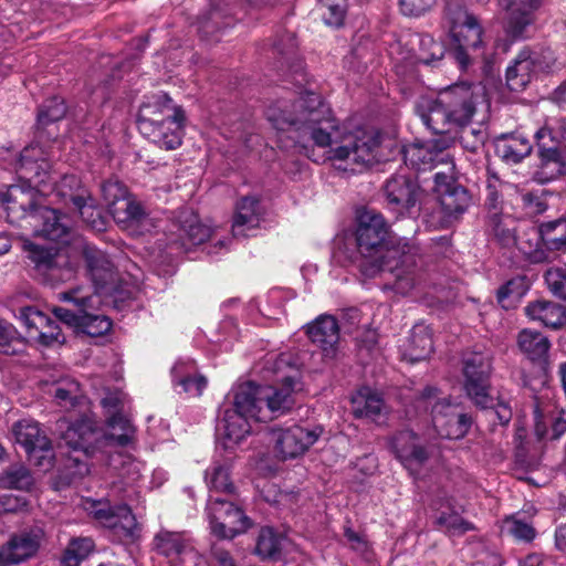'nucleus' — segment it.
<instances>
[{
    "label": "nucleus",
    "instance_id": "nucleus-5",
    "mask_svg": "<svg viewBox=\"0 0 566 566\" xmlns=\"http://www.w3.org/2000/svg\"><path fill=\"white\" fill-rule=\"evenodd\" d=\"M437 398L438 389L429 386L421 391L418 399V403L424 409L431 407L432 424L437 433L447 439L463 438L472 424V418L467 413L459 412L458 407L447 398L432 403V400Z\"/></svg>",
    "mask_w": 566,
    "mask_h": 566
},
{
    "label": "nucleus",
    "instance_id": "nucleus-12",
    "mask_svg": "<svg viewBox=\"0 0 566 566\" xmlns=\"http://www.w3.org/2000/svg\"><path fill=\"white\" fill-rule=\"evenodd\" d=\"M91 513L101 525L112 530L120 542L133 543L137 539L138 524L128 505H111L98 501L92 505Z\"/></svg>",
    "mask_w": 566,
    "mask_h": 566
},
{
    "label": "nucleus",
    "instance_id": "nucleus-31",
    "mask_svg": "<svg viewBox=\"0 0 566 566\" xmlns=\"http://www.w3.org/2000/svg\"><path fill=\"white\" fill-rule=\"evenodd\" d=\"M525 314L533 321L541 322L544 326L557 329L565 324V308L551 301H535L525 307Z\"/></svg>",
    "mask_w": 566,
    "mask_h": 566
},
{
    "label": "nucleus",
    "instance_id": "nucleus-8",
    "mask_svg": "<svg viewBox=\"0 0 566 566\" xmlns=\"http://www.w3.org/2000/svg\"><path fill=\"white\" fill-rule=\"evenodd\" d=\"M387 208L397 217H411L418 212L422 189L412 175L396 172L382 186Z\"/></svg>",
    "mask_w": 566,
    "mask_h": 566
},
{
    "label": "nucleus",
    "instance_id": "nucleus-49",
    "mask_svg": "<svg viewBox=\"0 0 566 566\" xmlns=\"http://www.w3.org/2000/svg\"><path fill=\"white\" fill-rule=\"evenodd\" d=\"M25 349L24 338L9 322L0 319V354L19 355Z\"/></svg>",
    "mask_w": 566,
    "mask_h": 566
},
{
    "label": "nucleus",
    "instance_id": "nucleus-15",
    "mask_svg": "<svg viewBox=\"0 0 566 566\" xmlns=\"http://www.w3.org/2000/svg\"><path fill=\"white\" fill-rule=\"evenodd\" d=\"M153 551L167 559L169 566H185L197 555L191 537L186 532L167 528L158 531L151 542Z\"/></svg>",
    "mask_w": 566,
    "mask_h": 566
},
{
    "label": "nucleus",
    "instance_id": "nucleus-17",
    "mask_svg": "<svg viewBox=\"0 0 566 566\" xmlns=\"http://www.w3.org/2000/svg\"><path fill=\"white\" fill-rule=\"evenodd\" d=\"M83 258L96 292L111 294L118 281V273L108 255L95 247L85 245Z\"/></svg>",
    "mask_w": 566,
    "mask_h": 566
},
{
    "label": "nucleus",
    "instance_id": "nucleus-44",
    "mask_svg": "<svg viewBox=\"0 0 566 566\" xmlns=\"http://www.w3.org/2000/svg\"><path fill=\"white\" fill-rule=\"evenodd\" d=\"M56 191L59 196L73 206L83 205L85 200H91L90 190L76 175H64L56 185Z\"/></svg>",
    "mask_w": 566,
    "mask_h": 566
},
{
    "label": "nucleus",
    "instance_id": "nucleus-36",
    "mask_svg": "<svg viewBox=\"0 0 566 566\" xmlns=\"http://www.w3.org/2000/svg\"><path fill=\"white\" fill-rule=\"evenodd\" d=\"M420 117L422 123L436 134H447L451 132L452 126L455 127L453 114L439 103V96L428 102L427 111L421 112Z\"/></svg>",
    "mask_w": 566,
    "mask_h": 566
},
{
    "label": "nucleus",
    "instance_id": "nucleus-59",
    "mask_svg": "<svg viewBox=\"0 0 566 566\" xmlns=\"http://www.w3.org/2000/svg\"><path fill=\"white\" fill-rule=\"evenodd\" d=\"M460 130L459 140L463 148L475 153L483 146L485 133L481 128L469 127V125L458 126Z\"/></svg>",
    "mask_w": 566,
    "mask_h": 566
},
{
    "label": "nucleus",
    "instance_id": "nucleus-6",
    "mask_svg": "<svg viewBox=\"0 0 566 566\" xmlns=\"http://www.w3.org/2000/svg\"><path fill=\"white\" fill-rule=\"evenodd\" d=\"M462 364V387L465 396L479 408L492 406V357L489 354L473 352L463 357Z\"/></svg>",
    "mask_w": 566,
    "mask_h": 566
},
{
    "label": "nucleus",
    "instance_id": "nucleus-11",
    "mask_svg": "<svg viewBox=\"0 0 566 566\" xmlns=\"http://www.w3.org/2000/svg\"><path fill=\"white\" fill-rule=\"evenodd\" d=\"M51 163L39 145L24 147L15 165L19 181L31 185L34 189H44L48 185H55L56 180L51 170Z\"/></svg>",
    "mask_w": 566,
    "mask_h": 566
},
{
    "label": "nucleus",
    "instance_id": "nucleus-16",
    "mask_svg": "<svg viewBox=\"0 0 566 566\" xmlns=\"http://www.w3.org/2000/svg\"><path fill=\"white\" fill-rule=\"evenodd\" d=\"M43 535L41 528L24 530L12 534L0 546V566H14L32 558L40 548Z\"/></svg>",
    "mask_w": 566,
    "mask_h": 566
},
{
    "label": "nucleus",
    "instance_id": "nucleus-29",
    "mask_svg": "<svg viewBox=\"0 0 566 566\" xmlns=\"http://www.w3.org/2000/svg\"><path fill=\"white\" fill-rule=\"evenodd\" d=\"M261 208L255 197H243L237 203L233 217L232 233L234 237H247L249 230L256 229L260 223Z\"/></svg>",
    "mask_w": 566,
    "mask_h": 566
},
{
    "label": "nucleus",
    "instance_id": "nucleus-23",
    "mask_svg": "<svg viewBox=\"0 0 566 566\" xmlns=\"http://www.w3.org/2000/svg\"><path fill=\"white\" fill-rule=\"evenodd\" d=\"M543 0H499L505 11V22L511 35L521 34L534 22L535 12L542 7Z\"/></svg>",
    "mask_w": 566,
    "mask_h": 566
},
{
    "label": "nucleus",
    "instance_id": "nucleus-45",
    "mask_svg": "<svg viewBox=\"0 0 566 566\" xmlns=\"http://www.w3.org/2000/svg\"><path fill=\"white\" fill-rule=\"evenodd\" d=\"M34 479L30 470L23 464H13L6 469L0 475V485L3 489L30 491Z\"/></svg>",
    "mask_w": 566,
    "mask_h": 566
},
{
    "label": "nucleus",
    "instance_id": "nucleus-30",
    "mask_svg": "<svg viewBox=\"0 0 566 566\" xmlns=\"http://www.w3.org/2000/svg\"><path fill=\"white\" fill-rule=\"evenodd\" d=\"M447 155L432 142L424 144H412L403 150L406 164L417 170H429L436 167L437 163H443Z\"/></svg>",
    "mask_w": 566,
    "mask_h": 566
},
{
    "label": "nucleus",
    "instance_id": "nucleus-58",
    "mask_svg": "<svg viewBox=\"0 0 566 566\" xmlns=\"http://www.w3.org/2000/svg\"><path fill=\"white\" fill-rule=\"evenodd\" d=\"M101 192L108 210L129 195L126 186L115 178L105 180L101 185Z\"/></svg>",
    "mask_w": 566,
    "mask_h": 566
},
{
    "label": "nucleus",
    "instance_id": "nucleus-13",
    "mask_svg": "<svg viewBox=\"0 0 566 566\" xmlns=\"http://www.w3.org/2000/svg\"><path fill=\"white\" fill-rule=\"evenodd\" d=\"M453 165L447 171L434 174V191L438 195L442 212L448 219H458L471 205L468 190L458 184L453 176Z\"/></svg>",
    "mask_w": 566,
    "mask_h": 566
},
{
    "label": "nucleus",
    "instance_id": "nucleus-9",
    "mask_svg": "<svg viewBox=\"0 0 566 566\" xmlns=\"http://www.w3.org/2000/svg\"><path fill=\"white\" fill-rule=\"evenodd\" d=\"M482 97L483 88L468 82L452 84L439 92V103L451 111L455 126L471 123Z\"/></svg>",
    "mask_w": 566,
    "mask_h": 566
},
{
    "label": "nucleus",
    "instance_id": "nucleus-40",
    "mask_svg": "<svg viewBox=\"0 0 566 566\" xmlns=\"http://www.w3.org/2000/svg\"><path fill=\"white\" fill-rule=\"evenodd\" d=\"M384 400L378 394L369 388L359 390L352 398V410L356 418H368L375 420L382 411Z\"/></svg>",
    "mask_w": 566,
    "mask_h": 566
},
{
    "label": "nucleus",
    "instance_id": "nucleus-33",
    "mask_svg": "<svg viewBox=\"0 0 566 566\" xmlns=\"http://www.w3.org/2000/svg\"><path fill=\"white\" fill-rule=\"evenodd\" d=\"M514 247L532 263H542L549 259V254L542 243L539 228L531 227L522 234L516 235Z\"/></svg>",
    "mask_w": 566,
    "mask_h": 566
},
{
    "label": "nucleus",
    "instance_id": "nucleus-22",
    "mask_svg": "<svg viewBox=\"0 0 566 566\" xmlns=\"http://www.w3.org/2000/svg\"><path fill=\"white\" fill-rule=\"evenodd\" d=\"M306 334L313 344L322 349L325 358L333 359L339 342V326L332 315H321L307 325Z\"/></svg>",
    "mask_w": 566,
    "mask_h": 566
},
{
    "label": "nucleus",
    "instance_id": "nucleus-25",
    "mask_svg": "<svg viewBox=\"0 0 566 566\" xmlns=\"http://www.w3.org/2000/svg\"><path fill=\"white\" fill-rule=\"evenodd\" d=\"M60 300L72 303L74 308L55 306L52 313L61 322L78 329L85 306H93L94 303H101L97 295L84 294L82 289H73L63 292L60 294Z\"/></svg>",
    "mask_w": 566,
    "mask_h": 566
},
{
    "label": "nucleus",
    "instance_id": "nucleus-27",
    "mask_svg": "<svg viewBox=\"0 0 566 566\" xmlns=\"http://www.w3.org/2000/svg\"><path fill=\"white\" fill-rule=\"evenodd\" d=\"M13 433L15 440L21 444L28 454L36 452H51V441L41 430L39 423L31 419H22L14 423Z\"/></svg>",
    "mask_w": 566,
    "mask_h": 566
},
{
    "label": "nucleus",
    "instance_id": "nucleus-32",
    "mask_svg": "<svg viewBox=\"0 0 566 566\" xmlns=\"http://www.w3.org/2000/svg\"><path fill=\"white\" fill-rule=\"evenodd\" d=\"M251 417L233 408H227L223 410L218 430L229 442L239 443L251 432Z\"/></svg>",
    "mask_w": 566,
    "mask_h": 566
},
{
    "label": "nucleus",
    "instance_id": "nucleus-55",
    "mask_svg": "<svg viewBox=\"0 0 566 566\" xmlns=\"http://www.w3.org/2000/svg\"><path fill=\"white\" fill-rule=\"evenodd\" d=\"M346 0H319L321 15L326 25L339 28L346 14Z\"/></svg>",
    "mask_w": 566,
    "mask_h": 566
},
{
    "label": "nucleus",
    "instance_id": "nucleus-57",
    "mask_svg": "<svg viewBox=\"0 0 566 566\" xmlns=\"http://www.w3.org/2000/svg\"><path fill=\"white\" fill-rule=\"evenodd\" d=\"M19 318L28 329L36 331L38 335H40V332L44 331V328H51V325L54 323L48 315L33 306L21 308Z\"/></svg>",
    "mask_w": 566,
    "mask_h": 566
},
{
    "label": "nucleus",
    "instance_id": "nucleus-62",
    "mask_svg": "<svg viewBox=\"0 0 566 566\" xmlns=\"http://www.w3.org/2000/svg\"><path fill=\"white\" fill-rule=\"evenodd\" d=\"M54 398L61 406H75L78 403L80 387L75 381H67L55 388Z\"/></svg>",
    "mask_w": 566,
    "mask_h": 566
},
{
    "label": "nucleus",
    "instance_id": "nucleus-7",
    "mask_svg": "<svg viewBox=\"0 0 566 566\" xmlns=\"http://www.w3.org/2000/svg\"><path fill=\"white\" fill-rule=\"evenodd\" d=\"M323 433L319 426L274 427L270 430L275 457L286 461L302 457L318 440Z\"/></svg>",
    "mask_w": 566,
    "mask_h": 566
},
{
    "label": "nucleus",
    "instance_id": "nucleus-52",
    "mask_svg": "<svg viewBox=\"0 0 566 566\" xmlns=\"http://www.w3.org/2000/svg\"><path fill=\"white\" fill-rule=\"evenodd\" d=\"M437 525L449 536H461L475 530L473 523L464 520L457 512H442L437 518Z\"/></svg>",
    "mask_w": 566,
    "mask_h": 566
},
{
    "label": "nucleus",
    "instance_id": "nucleus-38",
    "mask_svg": "<svg viewBox=\"0 0 566 566\" xmlns=\"http://www.w3.org/2000/svg\"><path fill=\"white\" fill-rule=\"evenodd\" d=\"M495 151L509 164L522 161L532 151V145L526 137L520 135L505 136L497 140Z\"/></svg>",
    "mask_w": 566,
    "mask_h": 566
},
{
    "label": "nucleus",
    "instance_id": "nucleus-56",
    "mask_svg": "<svg viewBox=\"0 0 566 566\" xmlns=\"http://www.w3.org/2000/svg\"><path fill=\"white\" fill-rule=\"evenodd\" d=\"M526 291L524 277L517 276L503 284L496 293V300L502 307L512 305L511 300H520Z\"/></svg>",
    "mask_w": 566,
    "mask_h": 566
},
{
    "label": "nucleus",
    "instance_id": "nucleus-14",
    "mask_svg": "<svg viewBox=\"0 0 566 566\" xmlns=\"http://www.w3.org/2000/svg\"><path fill=\"white\" fill-rule=\"evenodd\" d=\"M210 237V228L202 224L199 217L190 209L178 212L171 223L168 235V247L177 252L187 251L193 245L206 242Z\"/></svg>",
    "mask_w": 566,
    "mask_h": 566
},
{
    "label": "nucleus",
    "instance_id": "nucleus-34",
    "mask_svg": "<svg viewBox=\"0 0 566 566\" xmlns=\"http://www.w3.org/2000/svg\"><path fill=\"white\" fill-rule=\"evenodd\" d=\"M486 231L503 248H511L516 243L515 221L511 216L490 212L486 221Z\"/></svg>",
    "mask_w": 566,
    "mask_h": 566
},
{
    "label": "nucleus",
    "instance_id": "nucleus-4",
    "mask_svg": "<svg viewBox=\"0 0 566 566\" xmlns=\"http://www.w3.org/2000/svg\"><path fill=\"white\" fill-rule=\"evenodd\" d=\"M422 38L420 61L432 65L448 54L462 73H469L479 62H486V48L482 38Z\"/></svg>",
    "mask_w": 566,
    "mask_h": 566
},
{
    "label": "nucleus",
    "instance_id": "nucleus-24",
    "mask_svg": "<svg viewBox=\"0 0 566 566\" xmlns=\"http://www.w3.org/2000/svg\"><path fill=\"white\" fill-rule=\"evenodd\" d=\"M391 449L397 459L408 470L422 465L429 457L426 448L419 443V437L408 429L394 434L391 438Z\"/></svg>",
    "mask_w": 566,
    "mask_h": 566
},
{
    "label": "nucleus",
    "instance_id": "nucleus-43",
    "mask_svg": "<svg viewBox=\"0 0 566 566\" xmlns=\"http://www.w3.org/2000/svg\"><path fill=\"white\" fill-rule=\"evenodd\" d=\"M542 243L547 253L566 248V218L542 223L539 227Z\"/></svg>",
    "mask_w": 566,
    "mask_h": 566
},
{
    "label": "nucleus",
    "instance_id": "nucleus-35",
    "mask_svg": "<svg viewBox=\"0 0 566 566\" xmlns=\"http://www.w3.org/2000/svg\"><path fill=\"white\" fill-rule=\"evenodd\" d=\"M108 211L117 223L125 227L142 224L148 217L145 207L130 195L117 201Z\"/></svg>",
    "mask_w": 566,
    "mask_h": 566
},
{
    "label": "nucleus",
    "instance_id": "nucleus-60",
    "mask_svg": "<svg viewBox=\"0 0 566 566\" xmlns=\"http://www.w3.org/2000/svg\"><path fill=\"white\" fill-rule=\"evenodd\" d=\"M74 208L80 212L82 219L93 229L101 230L105 226L101 211L96 208L95 199L92 196L91 200H85L83 205H76Z\"/></svg>",
    "mask_w": 566,
    "mask_h": 566
},
{
    "label": "nucleus",
    "instance_id": "nucleus-42",
    "mask_svg": "<svg viewBox=\"0 0 566 566\" xmlns=\"http://www.w3.org/2000/svg\"><path fill=\"white\" fill-rule=\"evenodd\" d=\"M535 139L538 147V154L543 167L555 166L557 171L562 168V157L557 148V143L548 127H542L535 133Z\"/></svg>",
    "mask_w": 566,
    "mask_h": 566
},
{
    "label": "nucleus",
    "instance_id": "nucleus-26",
    "mask_svg": "<svg viewBox=\"0 0 566 566\" xmlns=\"http://www.w3.org/2000/svg\"><path fill=\"white\" fill-rule=\"evenodd\" d=\"M443 21L449 29V35L483 34V28L479 19L458 1H450L446 4Z\"/></svg>",
    "mask_w": 566,
    "mask_h": 566
},
{
    "label": "nucleus",
    "instance_id": "nucleus-20",
    "mask_svg": "<svg viewBox=\"0 0 566 566\" xmlns=\"http://www.w3.org/2000/svg\"><path fill=\"white\" fill-rule=\"evenodd\" d=\"M27 249L34 268L51 280H62L65 272H71L70 260L63 249L35 243L28 244Z\"/></svg>",
    "mask_w": 566,
    "mask_h": 566
},
{
    "label": "nucleus",
    "instance_id": "nucleus-28",
    "mask_svg": "<svg viewBox=\"0 0 566 566\" xmlns=\"http://www.w3.org/2000/svg\"><path fill=\"white\" fill-rule=\"evenodd\" d=\"M41 221V226L35 230V234L50 241L66 242L70 227L65 216L57 210L42 206L33 218Z\"/></svg>",
    "mask_w": 566,
    "mask_h": 566
},
{
    "label": "nucleus",
    "instance_id": "nucleus-18",
    "mask_svg": "<svg viewBox=\"0 0 566 566\" xmlns=\"http://www.w3.org/2000/svg\"><path fill=\"white\" fill-rule=\"evenodd\" d=\"M61 433V439L72 450H82L85 454H90L95 442L98 440V431L95 422L87 416L78 419L70 420L62 418L56 422Z\"/></svg>",
    "mask_w": 566,
    "mask_h": 566
},
{
    "label": "nucleus",
    "instance_id": "nucleus-54",
    "mask_svg": "<svg viewBox=\"0 0 566 566\" xmlns=\"http://www.w3.org/2000/svg\"><path fill=\"white\" fill-rule=\"evenodd\" d=\"M66 114V106L63 98L53 96L46 99L39 108L36 123L45 127L54 122L61 120Z\"/></svg>",
    "mask_w": 566,
    "mask_h": 566
},
{
    "label": "nucleus",
    "instance_id": "nucleus-64",
    "mask_svg": "<svg viewBox=\"0 0 566 566\" xmlns=\"http://www.w3.org/2000/svg\"><path fill=\"white\" fill-rule=\"evenodd\" d=\"M506 528L507 532L518 541L531 542L535 537L534 527L517 518L507 520Z\"/></svg>",
    "mask_w": 566,
    "mask_h": 566
},
{
    "label": "nucleus",
    "instance_id": "nucleus-51",
    "mask_svg": "<svg viewBox=\"0 0 566 566\" xmlns=\"http://www.w3.org/2000/svg\"><path fill=\"white\" fill-rule=\"evenodd\" d=\"M532 62L528 59H518L506 70V85L513 92L523 91L531 82Z\"/></svg>",
    "mask_w": 566,
    "mask_h": 566
},
{
    "label": "nucleus",
    "instance_id": "nucleus-37",
    "mask_svg": "<svg viewBox=\"0 0 566 566\" xmlns=\"http://www.w3.org/2000/svg\"><path fill=\"white\" fill-rule=\"evenodd\" d=\"M293 388L291 385L274 388L271 386L264 387V392H266V398H264V409L265 412V421L284 415L290 411L294 405V399L292 396Z\"/></svg>",
    "mask_w": 566,
    "mask_h": 566
},
{
    "label": "nucleus",
    "instance_id": "nucleus-48",
    "mask_svg": "<svg viewBox=\"0 0 566 566\" xmlns=\"http://www.w3.org/2000/svg\"><path fill=\"white\" fill-rule=\"evenodd\" d=\"M106 424L114 431L106 436L107 439L113 440L117 446L125 447L129 444L134 438L135 428L130 420L123 413V411L107 416Z\"/></svg>",
    "mask_w": 566,
    "mask_h": 566
},
{
    "label": "nucleus",
    "instance_id": "nucleus-1",
    "mask_svg": "<svg viewBox=\"0 0 566 566\" xmlns=\"http://www.w3.org/2000/svg\"><path fill=\"white\" fill-rule=\"evenodd\" d=\"M285 102H277L266 111L268 119L279 132H286L297 144L311 140L323 150L322 161H347L370 165L379 160L380 134L375 130L356 128L333 116L331 108L314 92L301 95L286 109Z\"/></svg>",
    "mask_w": 566,
    "mask_h": 566
},
{
    "label": "nucleus",
    "instance_id": "nucleus-63",
    "mask_svg": "<svg viewBox=\"0 0 566 566\" xmlns=\"http://www.w3.org/2000/svg\"><path fill=\"white\" fill-rule=\"evenodd\" d=\"M501 185V180L495 175H491L488 178L484 205L490 211L500 212L499 210L502 203V195L500 192Z\"/></svg>",
    "mask_w": 566,
    "mask_h": 566
},
{
    "label": "nucleus",
    "instance_id": "nucleus-50",
    "mask_svg": "<svg viewBox=\"0 0 566 566\" xmlns=\"http://www.w3.org/2000/svg\"><path fill=\"white\" fill-rule=\"evenodd\" d=\"M97 304L98 303H94L93 306H85L80 325V329L92 337L102 336L112 328V321L109 317L91 312V310H94Z\"/></svg>",
    "mask_w": 566,
    "mask_h": 566
},
{
    "label": "nucleus",
    "instance_id": "nucleus-46",
    "mask_svg": "<svg viewBox=\"0 0 566 566\" xmlns=\"http://www.w3.org/2000/svg\"><path fill=\"white\" fill-rule=\"evenodd\" d=\"M94 542L90 537L73 538L67 544L60 557L61 566H80V564L93 552Z\"/></svg>",
    "mask_w": 566,
    "mask_h": 566
},
{
    "label": "nucleus",
    "instance_id": "nucleus-39",
    "mask_svg": "<svg viewBox=\"0 0 566 566\" xmlns=\"http://www.w3.org/2000/svg\"><path fill=\"white\" fill-rule=\"evenodd\" d=\"M433 350L432 334L426 325H415L408 340L406 355L415 363L429 357Z\"/></svg>",
    "mask_w": 566,
    "mask_h": 566
},
{
    "label": "nucleus",
    "instance_id": "nucleus-53",
    "mask_svg": "<svg viewBox=\"0 0 566 566\" xmlns=\"http://www.w3.org/2000/svg\"><path fill=\"white\" fill-rule=\"evenodd\" d=\"M206 481L211 491L232 494L234 486L230 481L229 469L214 463L206 471Z\"/></svg>",
    "mask_w": 566,
    "mask_h": 566
},
{
    "label": "nucleus",
    "instance_id": "nucleus-2",
    "mask_svg": "<svg viewBox=\"0 0 566 566\" xmlns=\"http://www.w3.org/2000/svg\"><path fill=\"white\" fill-rule=\"evenodd\" d=\"M388 233L389 226L380 212L365 209L358 214L356 243L359 254L365 259L360 266L368 276L390 272L395 275L399 289L411 287L413 279L409 275L416 265L413 247L405 243L401 250L387 248Z\"/></svg>",
    "mask_w": 566,
    "mask_h": 566
},
{
    "label": "nucleus",
    "instance_id": "nucleus-3",
    "mask_svg": "<svg viewBox=\"0 0 566 566\" xmlns=\"http://www.w3.org/2000/svg\"><path fill=\"white\" fill-rule=\"evenodd\" d=\"M187 116L182 106L165 92L146 94L138 109L142 135L160 148L174 150L181 145Z\"/></svg>",
    "mask_w": 566,
    "mask_h": 566
},
{
    "label": "nucleus",
    "instance_id": "nucleus-10",
    "mask_svg": "<svg viewBox=\"0 0 566 566\" xmlns=\"http://www.w3.org/2000/svg\"><path fill=\"white\" fill-rule=\"evenodd\" d=\"M207 512L211 531L219 538L231 539L250 527V520L243 511L226 499L210 495Z\"/></svg>",
    "mask_w": 566,
    "mask_h": 566
},
{
    "label": "nucleus",
    "instance_id": "nucleus-47",
    "mask_svg": "<svg viewBox=\"0 0 566 566\" xmlns=\"http://www.w3.org/2000/svg\"><path fill=\"white\" fill-rule=\"evenodd\" d=\"M282 537L272 527H262L256 538L255 554L262 559L280 558Z\"/></svg>",
    "mask_w": 566,
    "mask_h": 566
},
{
    "label": "nucleus",
    "instance_id": "nucleus-19",
    "mask_svg": "<svg viewBox=\"0 0 566 566\" xmlns=\"http://www.w3.org/2000/svg\"><path fill=\"white\" fill-rule=\"evenodd\" d=\"M38 192L44 193V189H34L31 185H11L0 190V202L8 213V218H34L39 207L35 201Z\"/></svg>",
    "mask_w": 566,
    "mask_h": 566
},
{
    "label": "nucleus",
    "instance_id": "nucleus-41",
    "mask_svg": "<svg viewBox=\"0 0 566 566\" xmlns=\"http://www.w3.org/2000/svg\"><path fill=\"white\" fill-rule=\"evenodd\" d=\"M518 347L531 360L544 359L549 350L551 343L542 333L523 329L517 338Z\"/></svg>",
    "mask_w": 566,
    "mask_h": 566
},
{
    "label": "nucleus",
    "instance_id": "nucleus-61",
    "mask_svg": "<svg viewBox=\"0 0 566 566\" xmlns=\"http://www.w3.org/2000/svg\"><path fill=\"white\" fill-rule=\"evenodd\" d=\"M127 395L119 389H106L104 397L101 399V405L105 409L107 416L124 411Z\"/></svg>",
    "mask_w": 566,
    "mask_h": 566
},
{
    "label": "nucleus",
    "instance_id": "nucleus-21",
    "mask_svg": "<svg viewBox=\"0 0 566 566\" xmlns=\"http://www.w3.org/2000/svg\"><path fill=\"white\" fill-rule=\"evenodd\" d=\"M265 386H259L252 381L238 385L233 389V409L251 417L254 421H265L264 392Z\"/></svg>",
    "mask_w": 566,
    "mask_h": 566
}]
</instances>
